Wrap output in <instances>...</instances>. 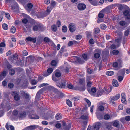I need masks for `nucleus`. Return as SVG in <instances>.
Listing matches in <instances>:
<instances>
[{"instance_id":"nucleus-1","label":"nucleus","mask_w":130,"mask_h":130,"mask_svg":"<svg viewBox=\"0 0 130 130\" xmlns=\"http://www.w3.org/2000/svg\"><path fill=\"white\" fill-rule=\"evenodd\" d=\"M49 93L53 95L55 94H56L57 97L62 98L64 96V94L61 91H59L53 87L49 86Z\"/></svg>"},{"instance_id":"nucleus-2","label":"nucleus","mask_w":130,"mask_h":130,"mask_svg":"<svg viewBox=\"0 0 130 130\" xmlns=\"http://www.w3.org/2000/svg\"><path fill=\"white\" fill-rule=\"evenodd\" d=\"M6 3H9L12 4L11 9L14 12L18 13L19 11V7L18 4L15 0H6Z\"/></svg>"},{"instance_id":"nucleus-3","label":"nucleus","mask_w":130,"mask_h":130,"mask_svg":"<svg viewBox=\"0 0 130 130\" xmlns=\"http://www.w3.org/2000/svg\"><path fill=\"white\" fill-rule=\"evenodd\" d=\"M26 109L25 106L21 107H20V110L18 113V116L20 119H22L25 118L27 115V112L25 109Z\"/></svg>"},{"instance_id":"nucleus-4","label":"nucleus","mask_w":130,"mask_h":130,"mask_svg":"<svg viewBox=\"0 0 130 130\" xmlns=\"http://www.w3.org/2000/svg\"><path fill=\"white\" fill-rule=\"evenodd\" d=\"M49 91V87H45L40 89L37 92L35 97L36 100L38 101L40 98V95L43 93H48Z\"/></svg>"},{"instance_id":"nucleus-5","label":"nucleus","mask_w":130,"mask_h":130,"mask_svg":"<svg viewBox=\"0 0 130 130\" xmlns=\"http://www.w3.org/2000/svg\"><path fill=\"white\" fill-rule=\"evenodd\" d=\"M32 29L34 31H42L44 30L43 26L40 23H37L33 26Z\"/></svg>"},{"instance_id":"nucleus-6","label":"nucleus","mask_w":130,"mask_h":130,"mask_svg":"<svg viewBox=\"0 0 130 130\" xmlns=\"http://www.w3.org/2000/svg\"><path fill=\"white\" fill-rule=\"evenodd\" d=\"M49 13V7H47L46 11L40 12L37 15L38 18H40L44 17L48 14Z\"/></svg>"},{"instance_id":"nucleus-7","label":"nucleus","mask_w":130,"mask_h":130,"mask_svg":"<svg viewBox=\"0 0 130 130\" xmlns=\"http://www.w3.org/2000/svg\"><path fill=\"white\" fill-rule=\"evenodd\" d=\"M79 83L80 84L82 85V86L81 88H79L77 90L81 91H84L85 89V79L84 78H82L80 79L79 80Z\"/></svg>"},{"instance_id":"nucleus-8","label":"nucleus","mask_w":130,"mask_h":130,"mask_svg":"<svg viewBox=\"0 0 130 130\" xmlns=\"http://www.w3.org/2000/svg\"><path fill=\"white\" fill-rule=\"evenodd\" d=\"M61 83H57L56 85L60 88H65L66 86V81L63 78L61 79Z\"/></svg>"},{"instance_id":"nucleus-9","label":"nucleus","mask_w":130,"mask_h":130,"mask_svg":"<svg viewBox=\"0 0 130 130\" xmlns=\"http://www.w3.org/2000/svg\"><path fill=\"white\" fill-rule=\"evenodd\" d=\"M68 28L70 31L71 32H74L76 29L75 24L73 23L70 24L69 25Z\"/></svg>"},{"instance_id":"nucleus-10","label":"nucleus","mask_w":130,"mask_h":130,"mask_svg":"<svg viewBox=\"0 0 130 130\" xmlns=\"http://www.w3.org/2000/svg\"><path fill=\"white\" fill-rule=\"evenodd\" d=\"M18 56L16 54L11 56L9 57V60L12 62L15 63L18 59Z\"/></svg>"},{"instance_id":"nucleus-11","label":"nucleus","mask_w":130,"mask_h":130,"mask_svg":"<svg viewBox=\"0 0 130 130\" xmlns=\"http://www.w3.org/2000/svg\"><path fill=\"white\" fill-rule=\"evenodd\" d=\"M36 38L35 37H32L30 36L27 37L25 39V41L26 42L30 41L34 43H36Z\"/></svg>"},{"instance_id":"nucleus-12","label":"nucleus","mask_w":130,"mask_h":130,"mask_svg":"<svg viewBox=\"0 0 130 130\" xmlns=\"http://www.w3.org/2000/svg\"><path fill=\"white\" fill-rule=\"evenodd\" d=\"M124 15L126 17L127 19H130V10H125L123 12Z\"/></svg>"},{"instance_id":"nucleus-13","label":"nucleus","mask_w":130,"mask_h":130,"mask_svg":"<svg viewBox=\"0 0 130 130\" xmlns=\"http://www.w3.org/2000/svg\"><path fill=\"white\" fill-rule=\"evenodd\" d=\"M78 8L80 10H84L86 8L85 4L83 3H80L78 4Z\"/></svg>"},{"instance_id":"nucleus-14","label":"nucleus","mask_w":130,"mask_h":130,"mask_svg":"<svg viewBox=\"0 0 130 130\" xmlns=\"http://www.w3.org/2000/svg\"><path fill=\"white\" fill-rule=\"evenodd\" d=\"M29 118L32 119H39V117L35 114H29L28 115Z\"/></svg>"},{"instance_id":"nucleus-15","label":"nucleus","mask_w":130,"mask_h":130,"mask_svg":"<svg viewBox=\"0 0 130 130\" xmlns=\"http://www.w3.org/2000/svg\"><path fill=\"white\" fill-rule=\"evenodd\" d=\"M101 126V124L100 122L95 123L92 126L94 130H99L100 127Z\"/></svg>"},{"instance_id":"nucleus-16","label":"nucleus","mask_w":130,"mask_h":130,"mask_svg":"<svg viewBox=\"0 0 130 130\" xmlns=\"http://www.w3.org/2000/svg\"><path fill=\"white\" fill-rule=\"evenodd\" d=\"M96 52H98V53H96L94 55V57L96 58H98L100 56V53H101V51L99 49H97L95 50Z\"/></svg>"},{"instance_id":"nucleus-17","label":"nucleus","mask_w":130,"mask_h":130,"mask_svg":"<svg viewBox=\"0 0 130 130\" xmlns=\"http://www.w3.org/2000/svg\"><path fill=\"white\" fill-rule=\"evenodd\" d=\"M121 101L123 103H125L126 101V95L125 93H122L121 94Z\"/></svg>"},{"instance_id":"nucleus-18","label":"nucleus","mask_w":130,"mask_h":130,"mask_svg":"<svg viewBox=\"0 0 130 130\" xmlns=\"http://www.w3.org/2000/svg\"><path fill=\"white\" fill-rule=\"evenodd\" d=\"M37 125H31L26 127L23 130H31L35 129Z\"/></svg>"},{"instance_id":"nucleus-19","label":"nucleus","mask_w":130,"mask_h":130,"mask_svg":"<svg viewBox=\"0 0 130 130\" xmlns=\"http://www.w3.org/2000/svg\"><path fill=\"white\" fill-rule=\"evenodd\" d=\"M101 12H103L104 14L109 13L110 12V9L109 7H107L101 10Z\"/></svg>"},{"instance_id":"nucleus-20","label":"nucleus","mask_w":130,"mask_h":130,"mask_svg":"<svg viewBox=\"0 0 130 130\" xmlns=\"http://www.w3.org/2000/svg\"><path fill=\"white\" fill-rule=\"evenodd\" d=\"M89 93L92 95H94V93H95L96 91V89L95 88H92L91 91L88 90Z\"/></svg>"},{"instance_id":"nucleus-21","label":"nucleus","mask_w":130,"mask_h":130,"mask_svg":"<svg viewBox=\"0 0 130 130\" xmlns=\"http://www.w3.org/2000/svg\"><path fill=\"white\" fill-rule=\"evenodd\" d=\"M51 29L53 32H56L57 30V27L55 24H53L51 26Z\"/></svg>"},{"instance_id":"nucleus-22","label":"nucleus","mask_w":130,"mask_h":130,"mask_svg":"<svg viewBox=\"0 0 130 130\" xmlns=\"http://www.w3.org/2000/svg\"><path fill=\"white\" fill-rule=\"evenodd\" d=\"M78 57L76 56H74L71 58V60L72 61V62L74 63L77 62L78 59Z\"/></svg>"},{"instance_id":"nucleus-23","label":"nucleus","mask_w":130,"mask_h":130,"mask_svg":"<svg viewBox=\"0 0 130 130\" xmlns=\"http://www.w3.org/2000/svg\"><path fill=\"white\" fill-rule=\"evenodd\" d=\"M28 8L29 9L27 10L29 12L30 11V9L32 8L33 5L32 3H28L27 5Z\"/></svg>"},{"instance_id":"nucleus-24","label":"nucleus","mask_w":130,"mask_h":130,"mask_svg":"<svg viewBox=\"0 0 130 130\" xmlns=\"http://www.w3.org/2000/svg\"><path fill=\"white\" fill-rule=\"evenodd\" d=\"M112 84L113 86L116 87H117L119 86L118 82L115 80H113Z\"/></svg>"},{"instance_id":"nucleus-25","label":"nucleus","mask_w":130,"mask_h":130,"mask_svg":"<svg viewBox=\"0 0 130 130\" xmlns=\"http://www.w3.org/2000/svg\"><path fill=\"white\" fill-rule=\"evenodd\" d=\"M66 103L67 105L70 107H72V104L71 102L69 99H67L66 100Z\"/></svg>"},{"instance_id":"nucleus-26","label":"nucleus","mask_w":130,"mask_h":130,"mask_svg":"<svg viewBox=\"0 0 130 130\" xmlns=\"http://www.w3.org/2000/svg\"><path fill=\"white\" fill-rule=\"evenodd\" d=\"M57 120H59L62 118L61 115L59 113H58L55 116Z\"/></svg>"},{"instance_id":"nucleus-27","label":"nucleus","mask_w":130,"mask_h":130,"mask_svg":"<svg viewBox=\"0 0 130 130\" xmlns=\"http://www.w3.org/2000/svg\"><path fill=\"white\" fill-rule=\"evenodd\" d=\"M90 3L91 4L94 6H97L99 5L98 1L96 0H93L91 2H90Z\"/></svg>"},{"instance_id":"nucleus-28","label":"nucleus","mask_w":130,"mask_h":130,"mask_svg":"<svg viewBox=\"0 0 130 130\" xmlns=\"http://www.w3.org/2000/svg\"><path fill=\"white\" fill-rule=\"evenodd\" d=\"M61 75V73L59 71H56L55 75L56 77L57 78L60 77Z\"/></svg>"},{"instance_id":"nucleus-29","label":"nucleus","mask_w":130,"mask_h":130,"mask_svg":"<svg viewBox=\"0 0 130 130\" xmlns=\"http://www.w3.org/2000/svg\"><path fill=\"white\" fill-rule=\"evenodd\" d=\"M114 72L112 71H108L106 72V74L107 75L111 76L114 74Z\"/></svg>"},{"instance_id":"nucleus-30","label":"nucleus","mask_w":130,"mask_h":130,"mask_svg":"<svg viewBox=\"0 0 130 130\" xmlns=\"http://www.w3.org/2000/svg\"><path fill=\"white\" fill-rule=\"evenodd\" d=\"M82 57L85 61H87L88 59V57L87 55L86 54H83L82 55Z\"/></svg>"},{"instance_id":"nucleus-31","label":"nucleus","mask_w":130,"mask_h":130,"mask_svg":"<svg viewBox=\"0 0 130 130\" xmlns=\"http://www.w3.org/2000/svg\"><path fill=\"white\" fill-rule=\"evenodd\" d=\"M2 26L3 29L4 30H7L8 29V25L5 23H3L2 24Z\"/></svg>"},{"instance_id":"nucleus-32","label":"nucleus","mask_w":130,"mask_h":130,"mask_svg":"<svg viewBox=\"0 0 130 130\" xmlns=\"http://www.w3.org/2000/svg\"><path fill=\"white\" fill-rule=\"evenodd\" d=\"M15 73V70L12 69H10L9 71V74L11 75H13Z\"/></svg>"},{"instance_id":"nucleus-33","label":"nucleus","mask_w":130,"mask_h":130,"mask_svg":"<svg viewBox=\"0 0 130 130\" xmlns=\"http://www.w3.org/2000/svg\"><path fill=\"white\" fill-rule=\"evenodd\" d=\"M56 2H55L52 1L51 2V5H50V8L51 9H52L53 8L54 6L56 5Z\"/></svg>"},{"instance_id":"nucleus-34","label":"nucleus","mask_w":130,"mask_h":130,"mask_svg":"<svg viewBox=\"0 0 130 130\" xmlns=\"http://www.w3.org/2000/svg\"><path fill=\"white\" fill-rule=\"evenodd\" d=\"M119 122L118 121L116 120L113 122V125L115 127H117L119 125Z\"/></svg>"},{"instance_id":"nucleus-35","label":"nucleus","mask_w":130,"mask_h":130,"mask_svg":"<svg viewBox=\"0 0 130 130\" xmlns=\"http://www.w3.org/2000/svg\"><path fill=\"white\" fill-rule=\"evenodd\" d=\"M57 62L56 61L54 60H52L51 62V65L54 66H56L57 64Z\"/></svg>"},{"instance_id":"nucleus-36","label":"nucleus","mask_w":130,"mask_h":130,"mask_svg":"<svg viewBox=\"0 0 130 130\" xmlns=\"http://www.w3.org/2000/svg\"><path fill=\"white\" fill-rule=\"evenodd\" d=\"M88 114H87L86 115H83L81 116L80 119L83 120L87 119L88 118Z\"/></svg>"},{"instance_id":"nucleus-37","label":"nucleus","mask_w":130,"mask_h":130,"mask_svg":"<svg viewBox=\"0 0 130 130\" xmlns=\"http://www.w3.org/2000/svg\"><path fill=\"white\" fill-rule=\"evenodd\" d=\"M84 100L87 103L88 106L89 107H90L91 105L90 101L88 99L86 98L84 99Z\"/></svg>"},{"instance_id":"nucleus-38","label":"nucleus","mask_w":130,"mask_h":130,"mask_svg":"<svg viewBox=\"0 0 130 130\" xmlns=\"http://www.w3.org/2000/svg\"><path fill=\"white\" fill-rule=\"evenodd\" d=\"M84 60L78 57V59L77 62L79 63L80 64H81L83 63L84 62Z\"/></svg>"},{"instance_id":"nucleus-39","label":"nucleus","mask_w":130,"mask_h":130,"mask_svg":"<svg viewBox=\"0 0 130 130\" xmlns=\"http://www.w3.org/2000/svg\"><path fill=\"white\" fill-rule=\"evenodd\" d=\"M120 41L121 40L119 39H117L115 40V42L116 44H117V47L119 46Z\"/></svg>"},{"instance_id":"nucleus-40","label":"nucleus","mask_w":130,"mask_h":130,"mask_svg":"<svg viewBox=\"0 0 130 130\" xmlns=\"http://www.w3.org/2000/svg\"><path fill=\"white\" fill-rule=\"evenodd\" d=\"M120 97V95L119 94H118L114 97H111V98H112L114 100L116 101Z\"/></svg>"},{"instance_id":"nucleus-41","label":"nucleus","mask_w":130,"mask_h":130,"mask_svg":"<svg viewBox=\"0 0 130 130\" xmlns=\"http://www.w3.org/2000/svg\"><path fill=\"white\" fill-rule=\"evenodd\" d=\"M49 44L52 46L55 49H56V45L52 41L49 39Z\"/></svg>"},{"instance_id":"nucleus-42","label":"nucleus","mask_w":130,"mask_h":130,"mask_svg":"<svg viewBox=\"0 0 130 130\" xmlns=\"http://www.w3.org/2000/svg\"><path fill=\"white\" fill-rule=\"evenodd\" d=\"M11 32L12 33H14L16 31V29L15 27L12 26L10 30Z\"/></svg>"},{"instance_id":"nucleus-43","label":"nucleus","mask_w":130,"mask_h":130,"mask_svg":"<svg viewBox=\"0 0 130 130\" xmlns=\"http://www.w3.org/2000/svg\"><path fill=\"white\" fill-rule=\"evenodd\" d=\"M104 13H103V12H101V10L100 11L99 13L98 16L99 18H102L104 17Z\"/></svg>"},{"instance_id":"nucleus-44","label":"nucleus","mask_w":130,"mask_h":130,"mask_svg":"<svg viewBox=\"0 0 130 130\" xmlns=\"http://www.w3.org/2000/svg\"><path fill=\"white\" fill-rule=\"evenodd\" d=\"M77 42L75 41H70L69 42L68 45L69 46H72L73 44Z\"/></svg>"},{"instance_id":"nucleus-45","label":"nucleus","mask_w":130,"mask_h":130,"mask_svg":"<svg viewBox=\"0 0 130 130\" xmlns=\"http://www.w3.org/2000/svg\"><path fill=\"white\" fill-rule=\"evenodd\" d=\"M67 30V27L65 26H64L62 27V30L63 32H66Z\"/></svg>"},{"instance_id":"nucleus-46","label":"nucleus","mask_w":130,"mask_h":130,"mask_svg":"<svg viewBox=\"0 0 130 130\" xmlns=\"http://www.w3.org/2000/svg\"><path fill=\"white\" fill-rule=\"evenodd\" d=\"M49 75V68H48L47 70V72H44L43 73V76L44 77H46Z\"/></svg>"},{"instance_id":"nucleus-47","label":"nucleus","mask_w":130,"mask_h":130,"mask_svg":"<svg viewBox=\"0 0 130 130\" xmlns=\"http://www.w3.org/2000/svg\"><path fill=\"white\" fill-rule=\"evenodd\" d=\"M100 27L103 30H105L106 28V26L104 24H102L100 25Z\"/></svg>"},{"instance_id":"nucleus-48","label":"nucleus","mask_w":130,"mask_h":130,"mask_svg":"<svg viewBox=\"0 0 130 130\" xmlns=\"http://www.w3.org/2000/svg\"><path fill=\"white\" fill-rule=\"evenodd\" d=\"M46 84H47V85H48V84H45V83H43V84H41L40 85H39L38 87L39 88H40L43 86H44V87H49L48 86H45V85Z\"/></svg>"},{"instance_id":"nucleus-49","label":"nucleus","mask_w":130,"mask_h":130,"mask_svg":"<svg viewBox=\"0 0 130 130\" xmlns=\"http://www.w3.org/2000/svg\"><path fill=\"white\" fill-rule=\"evenodd\" d=\"M110 101L109 102L110 104L112 105L115 104L114 101L115 100H114L111 98V97H110Z\"/></svg>"},{"instance_id":"nucleus-50","label":"nucleus","mask_w":130,"mask_h":130,"mask_svg":"<svg viewBox=\"0 0 130 130\" xmlns=\"http://www.w3.org/2000/svg\"><path fill=\"white\" fill-rule=\"evenodd\" d=\"M8 87L10 88H12L14 86L13 84L12 83H9L8 85Z\"/></svg>"},{"instance_id":"nucleus-51","label":"nucleus","mask_w":130,"mask_h":130,"mask_svg":"<svg viewBox=\"0 0 130 130\" xmlns=\"http://www.w3.org/2000/svg\"><path fill=\"white\" fill-rule=\"evenodd\" d=\"M14 100L16 101H18L20 99V96L18 94H17L14 96Z\"/></svg>"},{"instance_id":"nucleus-52","label":"nucleus","mask_w":130,"mask_h":130,"mask_svg":"<svg viewBox=\"0 0 130 130\" xmlns=\"http://www.w3.org/2000/svg\"><path fill=\"white\" fill-rule=\"evenodd\" d=\"M99 110L100 111H102L104 110V107L102 105L99 106L98 107Z\"/></svg>"},{"instance_id":"nucleus-53","label":"nucleus","mask_w":130,"mask_h":130,"mask_svg":"<svg viewBox=\"0 0 130 130\" xmlns=\"http://www.w3.org/2000/svg\"><path fill=\"white\" fill-rule=\"evenodd\" d=\"M124 76H119L118 77V81L119 82H121L122 81L123 78Z\"/></svg>"},{"instance_id":"nucleus-54","label":"nucleus","mask_w":130,"mask_h":130,"mask_svg":"<svg viewBox=\"0 0 130 130\" xmlns=\"http://www.w3.org/2000/svg\"><path fill=\"white\" fill-rule=\"evenodd\" d=\"M70 68V67L68 65H67L66 66V68L65 69V72L66 73H68L69 71V69Z\"/></svg>"},{"instance_id":"nucleus-55","label":"nucleus","mask_w":130,"mask_h":130,"mask_svg":"<svg viewBox=\"0 0 130 130\" xmlns=\"http://www.w3.org/2000/svg\"><path fill=\"white\" fill-rule=\"evenodd\" d=\"M110 116L108 114H106L104 116V118L105 120H108L110 119Z\"/></svg>"},{"instance_id":"nucleus-56","label":"nucleus","mask_w":130,"mask_h":130,"mask_svg":"<svg viewBox=\"0 0 130 130\" xmlns=\"http://www.w3.org/2000/svg\"><path fill=\"white\" fill-rule=\"evenodd\" d=\"M119 24L120 25L123 26L125 25L126 22L124 21H121L119 22Z\"/></svg>"},{"instance_id":"nucleus-57","label":"nucleus","mask_w":130,"mask_h":130,"mask_svg":"<svg viewBox=\"0 0 130 130\" xmlns=\"http://www.w3.org/2000/svg\"><path fill=\"white\" fill-rule=\"evenodd\" d=\"M22 54L23 56H27L28 55V53L26 50H24L22 52Z\"/></svg>"},{"instance_id":"nucleus-58","label":"nucleus","mask_w":130,"mask_h":130,"mask_svg":"<svg viewBox=\"0 0 130 130\" xmlns=\"http://www.w3.org/2000/svg\"><path fill=\"white\" fill-rule=\"evenodd\" d=\"M119 53L118 51L117 50H114L112 51L113 54L115 55H117Z\"/></svg>"},{"instance_id":"nucleus-59","label":"nucleus","mask_w":130,"mask_h":130,"mask_svg":"<svg viewBox=\"0 0 130 130\" xmlns=\"http://www.w3.org/2000/svg\"><path fill=\"white\" fill-rule=\"evenodd\" d=\"M18 111L16 110H14L12 113L15 116H17L18 114Z\"/></svg>"},{"instance_id":"nucleus-60","label":"nucleus","mask_w":130,"mask_h":130,"mask_svg":"<svg viewBox=\"0 0 130 130\" xmlns=\"http://www.w3.org/2000/svg\"><path fill=\"white\" fill-rule=\"evenodd\" d=\"M87 130H94V128L93 127V126H91L90 125H89L88 126V128Z\"/></svg>"},{"instance_id":"nucleus-61","label":"nucleus","mask_w":130,"mask_h":130,"mask_svg":"<svg viewBox=\"0 0 130 130\" xmlns=\"http://www.w3.org/2000/svg\"><path fill=\"white\" fill-rule=\"evenodd\" d=\"M67 87L69 89H72L73 88V86L71 84H69L68 85Z\"/></svg>"},{"instance_id":"nucleus-62","label":"nucleus","mask_w":130,"mask_h":130,"mask_svg":"<svg viewBox=\"0 0 130 130\" xmlns=\"http://www.w3.org/2000/svg\"><path fill=\"white\" fill-rule=\"evenodd\" d=\"M82 38V36L80 35H78L76 36V39L77 40H80Z\"/></svg>"},{"instance_id":"nucleus-63","label":"nucleus","mask_w":130,"mask_h":130,"mask_svg":"<svg viewBox=\"0 0 130 130\" xmlns=\"http://www.w3.org/2000/svg\"><path fill=\"white\" fill-rule=\"evenodd\" d=\"M31 83L32 85H35L37 83L35 79H32L31 81Z\"/></svg>"},{"instance_id":"nucleus-64","label":"nucleus","mask_w":130,"mask_h":130,"mask_svg":"<svg viewBox=\"0 0 130 130\" xmlns=\"http://www.w3.org/2000/svg\"><path fill=\"white\" fill-rule=\"evenodd\" d=\"M24 96L25 98L26 99H29V95L28 93H24Z\"/></svg>"}]
</instances>
